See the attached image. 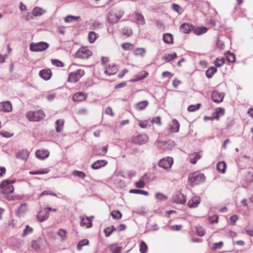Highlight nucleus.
<instances>
[{"mask_svg":"<svg viewBox=\"0 0 253 253\" xmlns=\"http://www.w3.org/2000/svg\"><path fill=\"white\" fill-rule=\"evenodd\" d=\"M206 177L203 173L195 172L189 174L188 181L192 186L200 184L205 181Z\"/></svg>","mask_w":253,"mask_h":253,"instance_id":"1","label":"nucleus"},{"mask_svg":"<svg viewBox=\"0 0 253 253\" xmlns=\"http://www.w3.org/2000/svg\"><path fill=\"white\" fill-rule=\"evenodd\" d=\"M49 47V44L44 42H40L36 43H31L30 49L34 52H41L46 50Z\"/></svg>","mask_w":253,"mask_h":253,"instance_id":"2","label":"nucleus"},{"mask_svg":"<svg viewBox=\"0 0 253 253\" xmlns=\"http://www.w3.org/2000/svg\"><path fill=\"white\" fill-rule=\"evenodd\" d=\"M26 116L30 121H39L44 117L45 115L42 111L38 110L28 112Z\"/></svg>","mask_w":253,"mask_h":253,"instance_id":"3","label":"nucleus"},{"mask_svg":"<svg viewBox=\"0 0 253 253\" xmlns=\"http://www.w3.org/2000/svg\"><path fill=\"white\" fill-rule=\"evenodd\" d=\"M0 188L2 190V193L5 195L13 193L14 190L13 186L10 184L9 180H3L0 184Z\"/></svg>","mask_w":253,"mask_h":253,"instance_id":"4","label":"nucleus"},{"mask_svg":"<svg viewBox=\"0 0 253 253\" xmlns=\"http://www.w3.org/2000/svg\"><path fill=\"white\" fill-rule=\"evenodd\" d=\"M84 72L82 69H78L74 72L71 73L69 75L68 81L71 83H76L83 76Z\"/></svg>","mask_w":253,"mask_h":253,"instance_id":"5","label":"nucleus"},{"mask_svg":"<svg viewBox=\"0 0 253 253\" xmlns=\"http://www.w3.org/2000/svg\"><path fill=\"white\" fill-rule=\"evenodd\" d=\"M91 55V52L85 47L80 48L76 53V56L78 58L86 59Z\"/></svg>","mask_w":253,"mask_h":253,"instance_id":"6","label":"nucleus"},{"mask_svg":"<svg viewBox=\"0 0 253 253\" xmlns=\"http://www.w3.org/2000/svg\"><path fill=\"white\" fill-rule=\"evenodd\" d=\"M173 159L172 157H168L167 158H163L160 160L159 166L165 169H169L171 168L173 164Z\"/></svg>","mask_w":253,"mask_h":253,"instance_id":"7","label":"nucleus"},{"mask_svg":"<svg viewBox=\"0 0 253 253\" xmlns=\"http://www.w3.org/2000/svg\"><path fill=\"white\" fill-rule=\"evenodd\" d=\"M201 202L199 196H195L189 200L187 205L190 208H195L198 206Z\"/></svg>","mask_w":253,"mask_h":253,"instance_id":"8","label":"nucleus"},{"mask_svg":"<svg viewBox=\"0 0 253 253\" xmlns=\"http://www.w3.org/2000/svg\"><path fill=\"white\" fill-rule=\"evenodd\" d=\"M224 94L222 92H219L216 90L212 92L211 98L213 102L215 103H220L223 101Z\"/></svg>","mask_w":253,"mask_h":253,"instance_id":"9","label":"nucleus"},{"mask_svg":"<svg viewBox=\"0 0 253 253\" xmlns=\"http://www.w3.org/2000/svg\"><path fill=\"white\" fill-rule=\"evenodd\" d=\"M172 201L179 204H184L186 203V200L185 196L182 193H178L173 196Z\"/></svg>","mask_w":253,"mask_h":253,"instance_id":"10","label":"nucleus"},{"mask_svg":"<svg viewBox=\"0 0 253 253\" xmlns=\"http://www.w3.org/2000/svg\"><path fill=\"white\" fill-rule=\"evenodd\" d=\"M28 205L26 203L22 204L16 211V215L18 217L23 216L28 211Z\"/></svg>","mask_w":253,"mask_h":253,"instance_id":"11","label":"nucleus"},{"mask_svg":"<svg viewBox=\"0 0 253 253\" xmlns=\"http://www.w3.org/2000/svg\"><path fill=\"white\" fill-rule=\"evenodd\" d=\"M180 124L176 119H173L171 123L169 125V132H177L179 131Z\"/></svg>","mask_w":253,"mask_h":253,"instance_id":"12","label":"nucleus"},{"mask_svg":"<svg viewBox=\"0 0 253 253\" xmlns=\"http://www.w3.org/2000/svg\"><path fill=\"white\" fill-rule=\"evenodd\" d=\"M49 216V213L46 210L44 209L42 211H40L37 215V218L38 220L41 222H43L46 220Z\"/></svg>","mask_w":253,"mask_h":253,"instance_id":"13","label":"nucleus"},{"mask_svg":"<svg viewBox=\"0 0 253 253\" xmlns=\"http://www.w3.org/2000/svg\"><path fill=\"white\" fill-rule=\"evenodd\" d=\"M0 110L4 112H10L12 111V105L10 101H7L0 103Z\"/></svg>","mask_w":253,"mask_h":253,"instance_id":"14","label":"nucleus"},{"mask_svg":"<svg viewBox=\"0 0 253 253\" xmlns=\"http://www.w3.org/2000/svg\"><path fill=\"white\" fill-rule=\"evenodd\" d=\"M107 146H97L93 148V154L95 155L104 156L107 152Z\"/></svg>","mask_w":253,"mask_h":253,"instance_id":"15","label":"nucleus"},{"mask_svg":"<svg viewBox=\"0 0 253 253\" xmlns=\"http://www.w3.org/2000/svg\"><path fill=\"white\" fill-rule=\"evenodd\" d=\"M81 226H85L87 228H91L92 226V220L87 216H81Z\"/></svg>","mask_w":253,"mask_h":253,"instance_id":"16","label":"nucleus"},{"mask_svg":"<svg viewBox=\"0 0 253 253\" xmlns=\"http://www.w3.org/2000/svg\"><path fill=\"white\" fill-rule=\"evenodd\" d=\"M42 240L41 238L31 242V248L36 252H40L41 251Z\"/></svg>","mask_w":253,"mask_h":253,"instance_id":"17","label":"nucleus"},{"mask_svg":"<svg viewBox=\"0 0 253 253\" xmlns=\"http://www.w3.org/2000/svg\"><path fill=\"white\" fill-rule=\"evenodd\" d=\"M202 151L194 152L189 155V159L190 162L192 164H195L197 161L201 159L202 157Z\"/></svg>","mask_w":253,"mask_h":253,"instance_id":"18","label":"nucleus"},{"mask_svg":"<svg viewBox=\"0 0 253 253\" xmlns=\"http://www.w3.org/2000/svg\"><path fill=\"white\" fill-rule=\"evenodd\" d=\"M87 97V95L83 92H79L73 96V100L76 102H81L84 101Z\"/></svg>","mask_w":253,"mask_h":253,"instance_id":"19","label":"nucleus"},{"mask_svg":"<svg viewBox=\"0 0 253 253\" xmlns=\"http://www.w3.org/2000/svg\"><path fill=\"white\" fill-rule=\"evenodd\" d=\"M49 152L46 150H38L36 152V156L37 158L43 160L48 157Z\"/></svg>","mask_w":253,"mask_h":253,"instance_id":"20","label":"nucleus"},{"mask_svg":"<svg viewBox=\"0 0 253 253\" xmlns=\"http://www.w3.org/2000/svg\"><path fill=\"white\" fill-rule=\"evenodd\" d=\"M39 75L42 79L47 81L50 79L52 72L50 69H43L40 72Z\"/></svg>","mask_w":253,"mask_h":253,"instance_id":"21","label":"nucleus"},{"mask_svg":"<svg viewBox=\"0 0 253 253\" xmlns=\"http://www.w3.org/2000/svg\"><path fill=\"white\" fill-rule=\"evenodd\" d=\"M134 18L135 22L138 25H144L145 24V19L141 13L137 12L134 13Z\"/></svg>","mask_w":253,"mask_h":253,"instance_id":"22","label":"nucleus"},{"mask_svg":"<svg viewBox=\"0 0 253 253\" xmlns=\"http://www.w3.org/2000/svg\"><path fill=\"white\" fill-rule=\"evenodd\" d=\"M107 162L105 160H100L95 162L91 165V168L94 169H98L106 165Z\"/></svg>","mask_w":253,"mask_h":253,"instance_id":"23","label":"nucleus"},{"mask_svg":"<svg viewBox=\"0 0 253 253\" xmlns=\"http://www.w3.org/2000/svg\"><path fill=\"white\" fill-rule=\"evenodd\" d=\"M193 29L192 25L188 23H183L180 27V31L184 34L189 33Z\"/></svg>","mask_w":253,"mask_h":253,"instance_id":"24","label":"nucleus"},{"mask_svg":"<svg viewBox=\"0 0 253 253\" xmlns=\"http://www.w3.org/2000/svg\"><path fill=\"white\" fill-rule=\"evenodd\" d=\"M29 153L27 150L19 151L16 155L17 159L22 160H26L29 156Z\"/></svg>","mask_w":253,"mask_h":253,"instance_id":"25","label":"nucleus"},{"mask_svg":"<svg viewBox=\"0 0 253 253\" xmlns=\"http://www.w3.org/2000/svg\"><path fill=\"white\" fill-rule=\"evenodd\" d=\"M118 69L116 65L109 66L104 71L105 74L108 76H111L115 74L117 72Z\"/></svg>","mask_w":253,"mask_h":253,"instance_id":"26","label":"nucleus"},{"mask_svg":"<svg viewBox=\"0 0 253 253\" xmlns=\"http://www.w3.org/2000/svg\"><path fill=\"white\" fill-rule=\"evenodd\" d=\"M46 10L39 7H35L32 11V15L35 17L40 16L44 14Z\"/></svg>","mask_w":253,"mask_h":253,"instance_id":"27","label":"nucleus"},{"mask_svg":"<svg viewBox=\"0 0 253 253\" xmlns=\"http://www.w3.org/2000/svg\"><path fill=\"white\" fill-rule=\"evenodd\" d=\"M226 168V165L224 161L218 162L216 165L217 170L221 173H224Z\"/></svg>","mask_w":253,"mask_h":253,"instance_id":"28","label":"nucleus"},{"mask_svg":"<svg viewBox=\"0 0 253 253\" xmlns=\"http://www.w3.org/2000/svg\"><path fill=\"white\" fill-rule=\"evenodd\" d=\"M148 105V102L146 100L140 101L135 105V108L137 110L141 111L145 109Z\"/></svg>","mask_w":253,"mask_h":253,"instance_id":"29","label":"nucleus"},{"mask_svg":"<svg viewBox=\"0 0 253 253\" xmlns=\"http://www.w3.org/2000/svg\"><path fill=\"white\" fill-rule=\"evenodd\" d=\"M64 121L62 119H58L56 121V131L57 132H61L64 127Z\"/></svg>","mask_w":253,"mask_h":253,"instance_id":"30","label":"nucleus"},{"mask_svg":"<svg viewBox=\"0 0 253 253\" xmlns=\"http://www.w3.org/2000/svg\"><path fill=\"white\" fill-rule=\"evenodd\" d=\"M119 19L120 18L115 13L110 12L108 14V19L110 23L117 22L119 20Z\"/></svg>","mask_w":253,"mask_h":253,"instance_id":"31","label":"nucleus"},{"mask_svg":"<svg viewBox=\"0 0 253 253\" xmlns=\"http://www.w3.org/2000/svg\"><path fill=\"white\" fill-rule=\"evenodd\" d=\"M164 42L168 44H171L173 43V37L171 34L166 33L163 35Z\"/></svg>","mask_w":253,"mask_h":253,"instance_id":"32","label":"nucleus"},{"mask_svg":"<svg viewBox=\"0 0 253 253\" xmlns=\"http://www.w3.org/2000/svg\"><path fill=\"white\" fill-rule=\"evenodd\" d=\"M224 114V109L223 108L219 107L216 108L213 115L214 118L218 120Z\"/></svg>","mask_w":253,"mask_h":253,"instance_id":"33","label":"nucleus"},{"mask_svg":"<svg viewBox=\"0 0 253 253\" xmlns=\"http://www.w3.org/2000/svg\"><path fill=\"white\" fill-rule=\"evenodd\" d=\"M208 31V29L205 27H197L194 29V33L195 35L199 36L206 33Z\"/></svg>","mask_w":253,"mask_h":253,"instance_id":"34","label":"nucleus"},{"mask_svg":"<svg viewBox=\"0 0 253 253\" xmlns=\"http://www.w3.org/2000/svg\"><path fill=\"white\" fill-rule=\"evenodd\" d=\"M80 19V16H75L73 15H68L64 18V21L66 23H71L74 21H77Z\"/></svg>","mask_w":253,"mask_h":253,"instance_id":"35","label":"nucleus"},{"mask_svg":"<svg viewBox=\"0 0 253 253\" xmlns=\"http://www.w3.org/2000/svg\"><path fill=\"white\" fill-rule=\"evenodd\" d=\"M217 69L215 67L212 66L209 68L206 72V76L208 78H211L213 75L216 72Z\"/></svg>","mask_w":253,"mask_h":253,"instance_id":"36","label":"nucleus"},{"mask_svg":"<svg viewBox=\"0 0 253 253\" xmlns=\"http://www.w3.org/2000/svg\"><path fill=\"white\" fill-rule=\"evenodd\" d=\"M98 37V34L94 32H89L88 35V39L89 42L93 43Z\"/></svg>","mask_w":253,"mask_h":253,"instance_id":"37","label":"nucleus"},{"mask_svg":"<svg viewBox=\"0 0 253 253\" xmlns=\"http://www.w3.org/2000/svg\"><path fill=\"white\" fill-rule=\"evenodd\" d=\"M129 193L136 194H141L145 196H148L149 194L148 192L146 191L137 189H130L129 190Z\"/></svg>","mask_w":253,"mask_h":253,"instance_id":"38","label":"nucleus"},{"mask_svg":"<svg viewBox=\"0 0 253 253\" xmlns=\"http://www.w3.org/2000/svg\"><path fill=\"white\" fill-rule=\"evenodd\" d=\"M146 51L143 48H137L134 51V54L135 56H140L144 57Z\"/></svg>","mask_w":253,"mask_h":253,"instance_id":"39","label":"nucleus"},{"mask_svg":"<svg viewBox=\"0 0 253 253\" xmlns=\"http://www.w3.org/2000/svg\"><path fill=\"white\" fill-rule=\"evenodd\" d=\"M89 244V241L87 239H83L81 240L78 244L77 248L78 250L81 251L83 246L87 245Z\"/></svg>","mask_w":253,"mask_h":253,"instance_id":"40","label":"nucleus"},{"mask_svg":"<svg viewBox=\"0 0 253 253\" xmlns=\"http://www.w3.org/2000/svg\"><path fill=\"white\" fill-rule=\"evenodd\" d=\"M225 56L226 58V59L228 61L230 62H233L235 60V55L233 53L230 52V51H227L225 54Z\"/></svg>","mask_w":253,"mask_h":253,"instance_id":"41","label":"nucleus"},{"mask_svg":"<svg viewBox=\"0 0 253 253\" xmlns=\"http://www.w3.org/2000/svg\"><path fill=\"white\" fill-rule=\"evenodd\" d=\"M111 215L113 219L118 220L121 218L122 214L119 211H113L111 212Z\"/></svg>","mask_w":253,"mask_h":253,"instance_id":"42","label":"nucleus"},{"mask_svg":"<svg viewBox=\"0 0 253 253\" xmlns=\"http://www.w3.org/2000/svg\"><path fill=\"white\" fill-rule=\"evenodd\" d=\"M196 232L197 234L200 237L204 236L205 234V231L203 228L200 225H197L195 227Z\"/></svg>","mask_w":253,"mask_h":253,"instance_id":"43","label":"nucleus"},{"mask_svg":"<svg viewBox=\"0 0 253 253\" xmlns=\"http://www.w3.org/2000/svg\"><path fill=\"white\" fill-rule=\"evenodd\" d=\"M137 142H146L148 140V136L145 134L139 135L137 137Z\"/></svg>","mask_w":253,"mask_h":253,"instance_id":"44","label":"nucleus"},{"mask_svg":"<svg viewBox=\"0 0 253 253\" xmlns=\"http://www.w3.org/2000/svg\"><path fill=\"white\" fill-rule=\"evenodd\" d=\"M72 174L75 176H77L83 179H84L86 176L84 172L76 170L73 171Z\"/></svg>","mask_w":253,"mask_h":253,"instance_id":"45","label":"nucleus"},{"mask_svg":"<svg viewBox=\"0 0 253 253\" xmlns=\"http://www.w3.org/2000/svg\"><path fill=\"white\" fill-rule=\"evenodd\" d=\"M155 176L153 173H145L142 178L144 180H147L149 181H152L154 179Z\"/></svg>","mask_w":253,"mask_h":253,"instance_id":"46","label":"nucleus"},{"mask_svg":"<svg viewBox=\"0 0 253 253\" xmlns=\"http://www.w3.org/2000/svg\"><path fill=\"white\" fill-rule=\"evenodd\" d=\"M201 104L198 103L195 105H189L187 108L189 112H194L199 110L200 108Z\"/></svg>","mask_w":253,"mask_h":253,"instance_id":"47","label":"nucleus"},{"mask_svg":"<svg viewBox=\"0 0 253 253\" xmlns=\"http://www.w3.org/2000/svg\"><path fill=\"white\" fill-rule=\"evenodd\" d=\"M147 246L144 241H142L140 244V252L141 253H146L147 251Z\"/></svg>","mask_w":253,"mask_h":253,"instance_id":"48","label":"nucleus"},{"mask_svg":"<svg viewBox=\"0 0 253 253\" xmlns=\"http://www.w3.org/2000/svg\"><path fill=\"white\" fill-rule=\"evenodd\" d=\"M33 231V228L29 226V225H26L25 228L24 229L23 233L22 234V237H25L30 233H31Z\"/></svg>","mask_w":253,"mask_h":253,"instance_id":"49","label":"nucleus"},{"mask_svg":"<svg viewBox=\"0 0 253 253\" xmlns=\"http://www.w3.org/2000/svg\"><path fill=\"white\" fill-rule=\"evenodd\" d=\"M121 47L126 50H131L133 48V45L129 42H126L122 44Z\"/></svg>","mask_w":253,"mask_h":253,"instance_id":"50","label":"nucleus"},{"mask_svg":"<svg viewBox=\"0 0 253 253\" xmlns=\"http://www.w3.org/2000/svg\"><path fill=\"white\" fill-rule=\"evenodd\" d=\"M208 219L209 222L212 224L216 223L218 222V216L216 214H214L212 216H209Z\"/></svg>","mask_w":253,"mask_h":253,"instance_id":"51","label":"nucleus"},{"mask_svg":"<svg viewBox=\"0 0 253 253\" xmlns=\"http://www.w3.org/2000/svg\"><path fill=\"white\" fill-rule=\"evenodd\" d=\"M156 198L161 201H166L168 199L167 197L161 193H157L155 195Z\"/></svg>","mask_w":253,"mask_h":253,"instance_id":"52","label":"nucleus"},{"mask_svg":"<svg viewBox=\"0 0 253 253\" xmlns=\"http://www.w3.org/2000/svg\"><path fill=\"white\" fill-rule=\"evenodd\" d=\"M51 62L53 65L56 67H63L64 66V63L58 59H52Z\"/></svg>","mask_w":253,"mask_h":253,"instance_id":"53","label":"nucleus"},{"mask_svg":"<svg viewBox=\"0 0 253 253\" xmlns=\"http://www.w3.org/2000/svg\"><path fill=\"white\" fill-rule=\"evenodd\" d=\"M225 63L224 58H217L215 61V65L217 67L222 66Z\"/></svg>","mask_w":253,"mask_h":253,"instance_id":"54","label":"nucleus"},{"mask_svg":"<svg viewBox=\"0 0 253 253\" xmlns=\"http://www.w3.org/2000/svg\"><path fill=\"white\" fill-rule=\"evenodd\" d=\"M177 57V55L175 53H173L172 54H169L165 56V59L167 62H169L171 60L176 58Z\"/></svg>","mask_w":253,"mask_h":253,"instance_id":"55","label":"nucleus"},{"mask_svg":"<svg viewBox=\"0 0 253 253\" xmlns=\"http://www.w3.org/2000/svg\"><path fill=\"white\" fill-rule=\"evenodd\" d=\"M172 8L174 11H176L178 14L182 13L183 11L182 8L179 5L175 3L172 5Z\"/></svg>","mask_w":253,"mask_h":253,"instance_id":"56","label":"nucleus"},{"mask_svg":"<svg viewBox=\"0 0 253 253\" xmlns=\"http://www.w3.org/2000/svg\"><path fill=\"white\" fill-rule=\"evenodd\" d=\"M66 231L63 229H60L58 232V235L61 238L62 240H64L66 238Z\"/></svg>","mask_w":253,"mask_h":253,"instance_id":"57","label":"nucleus"},{"mask_svg":"<svg viewBox=\"0 0 253 253\" xmlns=\"http://www.w3.org/2000/svg\"><path fill=\"white\" fill-rule=\"evenodd\" d=\"M139 122V126L140 127L145 128H146L148 126H150V125L148 124V120H145V121H138Z\"/></svg>","mask_w":253,"mask_h":253,"instance_id":"58","label":"nucleus"},{"mask_svg":"<svg viewBox=\"0 0 253 253\" xmlns=\"http://www.w3.org/2000/svg\"><path fill=\"white\" fill-rule=\"evenodd\" d=\"M123 34L127 37L131 36L132 34V30L129 28H124L122 30Z\"/></svg>","mask_w":253,"mask_h":253,"instance_id":"59","label":"nucleus"},{"mask_svg":"<svg viewBox=\"0 0 253 253\" xmlns=\"http://www.w3.org/2000/svg\"><path fill=\"white\" fill-rule=\"evenodd\" d=\"M0 134L2 136L6 138H9L13 135V133L4 130H1L0 132Z\"/></svg>","mask_w":253,"mask_h":253,"instance_id":"60","label":"nucleus"},{"mask_svg":"<svg viewBox=\"0 0 253 253\" xmlns=\"http://www.w3.org/2000/svg\"><path fill=\"white\" fill-rule=\"evenodd\" d=\"M148 76V73L147 72H146L145 71H143L141 73L140 76L137 78V79L134 80V81H138L139 80H143L145 78H146Z\"/></svg>","mask_w":253,"mask_h":253,"instance_id":"61","label":"nucleus"},{"mask_svg":"<svg viewBox=\"0 0 253 253\" xmlns=\"http://www.w3.org/2000/svg\"><path fill=\"white\" fill-rule=\"evenodd\" d=\"M223 246V242L222 241H220L218 243H215L212 247V249L213 250H216L217 249H219L222 248Z\"/></svg>","mask_w":253,"mask_h":253,"instance_id":"62","label":"nucleus"},{"mask_svg":"<svg viewBox=\"0 0 253 253\" xmlns=\"http://www.w3.org/2000/svg\"><path fill=\"white\" fill-rule=\"evenodd\" d=\"M135 186L138 188H143L145 186V182L143 180H139L135 183Z\"/></svg>","mask_w":253,"mask_h":253,"instance_id":"63","label":"nucleus"},{"mask_svg":"<svg viewBox=\"0 0 253 253\" xmlns=\"http://www.w3.org/2000/svg\"><path fill=\"white\" fill-rule=\"evenodd\" d=\"M238 219V217L237 215L234 214V215H232L230 217V223L232 225H234Z\"/></svg>","mask_w":253,"mask_h":253,"instance_id":"64","label":"nucleus"}]
</instances>
